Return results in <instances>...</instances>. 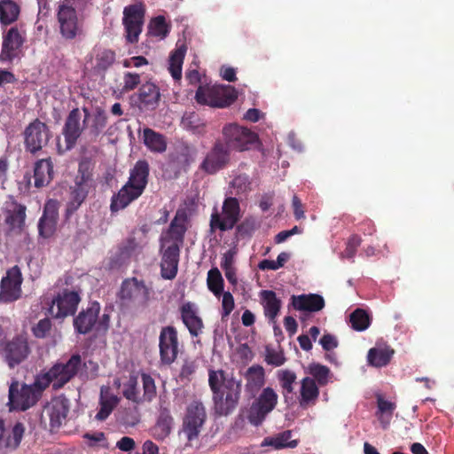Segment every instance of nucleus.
Returning <instances> with one entry per match:
<instances>
[{
  "label": "nucleus",
  "mask_w": 454,
  "mask_h": 454,
  "mask_svg": "<svg viewBox=\"0 0 454 454\" xmlns=\"http://www.w3.org/2000/svg\"><path fill=\"white\" fill-rule=\"evenodd\" d=\"M80 366V356L74 355L67 364H57L49 371L40 373L33 385H20L19 381L13 380L9 387L10 410L26 411L30 408L51 383L56 389L63 387L76 374Z\"/></svg>",
  "instance_id": "obj_1"
},
{
  "label": "nucleus",
  "mask_w": 454,
  "mask_h": 454,
  "mask_svg": "<svg viewBox=\"0 0 454 454\" xmlns=\"http://www.w3.org/2000/svg\"><path fill=\"white\" fill-rule=\"evenodd\" d=\"M187 216L184 211H177L168 230L161 235V276L172 279L177 273L180 247L186 231Z\"/></svg>",
  "instance_id": "obj_2"
},
{
  "label": "nucleus",
  "mask_w": 454,
  "mask_h": 454,
  "mask_svg": "<svg viewBox=\"0 0 454 454\" xmlns=\"http://www.w3.org/2000/svg\"><path fill=\"white\" fill-rule=\"evenodd\" d=\"M208 384L213 393L215 412L228 415L237 406L240 398L241 380L232 374H226L223 370H210Z\"/></svg>",
  "instance_id": "obj_3"
},
{
  "label": "nucleus",
  "mask_w": 454,
  "mask_h": 454,
  "mask_svg": "<svg viewBox=\"0 0 454 454\" xmlns=\"http://www.w3.org/2000/svg\"><path fill=\"white\" fill-rule=\"evenodd\" d=\"M148 174V163L145 160L137 161L130 172L128 183L113 197L112 211L123 209L142 194L147 184Z\"/></svg>",
  "instance_id": "obj_4"
},
{
  "label": "nucleus",
  "mask_w": 454,
  "mask_h": 454,
  "mask_svg": "<svg viewBox=\"0 0 454 454\" xmlns=\"http://www.w3.org/2000/svg\"><path fill=\"white\" fill-rule=\"evenodd\" d=\"M122 395L137 404L150 403L156 396L154 380L150 375L142 373L139 382L137 376L130 375L122 385Z\"/></svg>",
  "instance_id": "obj_5"
},
{
  "label": "nucleus",
  "mask_w": 454,
  "mask_h": 454,
  "mask_svg": "<svg viewBox=\"0 0 454 454\" xmlns=\"http://www.w3.org/2000/svg\"><path fill=\"white\" fill-rule=\"evenodd\" d=\"M82 112L83 114L78 108H75L69 113L62 132L65 145H62L59 141L57 144L59 153L72 149L84 129L90 113L86 108H83Z\"/></svg>",
  "instance_id": "obj_6"
},
{
  "label": "nucleus",
  "mask_w": 454,
  "mask_h": 454,
  "mask_svg": "<svg viewBox=\"0 0 454 454\" xmlns=\"http://www.w3.org/2000/svg\"><path fill=\"white\" fill-rule=\"evenodd\" d=\"M206 419V409L201 402L194 400L188 404L183 419L182 431L189 442L199 437Z\"/></svg>",
  "instance_id": "obj_7"
},
{
  "label": "nucleus",
  "mask_w": 454,
  "mask_h": 454,
  "mask_svg": "<svg viewBox=\"0 0 454 454\" xmlns=\"http://www.w3.org/2000/svg\"><path fill=\"white\" fill-rule=\"evenodd\" d=\"M278 395L271 387H265L251 405L247 419L254 426H259L265 417L276 407Z\"/></svg>",
  "instance_id": "obj_8"
},
{
  "label": "nucleus",
  "mask_w": 454,
  "mask_h": 454,
  "mask_svg": "<svg viewBox=\"0 0 454 454\" xmlns=\"http://www.w3.org/2000/svg\"><path fill=\"white\" fill-rule=\"evenodd\" d=\"M223 132L227 145L238 151L249 150L258 144L255 133L236 124L226 125Z\"/></svg>",
  "instance_id": "obj_9"
},
{
  "label": "nucleus",
  "mask_w": 454,
  "mask_h": 454,
  "mask_svg": "<svg viewBox=\"0 0 454 454\" xmlns=\"http://www.w3.org/2000/svg\"><path fill=\"white\" fill-rule=\"evenodd\" d=\"M145 8L142 4H136L125 7L123 11V25L126 39L133 43L138 41L144 24Z\"/></svg>",
  "instance_id": "obj_10"
},
{
  "label": "nucleus",
  "mask_w": 454,
  "mask_h": 454,
  "mask_svg": "<svg viewBox=\"0 0 454 454\" xmlns=\"http://www.w3.org/2000/svg\"><path fill=\"white\" fill-rule=\"evenodd\" d=\"M151 294V289L143 281L133 278L123 281L120 291V297L121 300L144 307L148 304Z\"/></svg>",
  "instance_id": "obj_11"
},
{
  "label": "nucleus",
  "mask_w": 454,
  "mask_h": 454,
  "mask_svg": "<svg viewBox=\"0 0 454 454\" xmlns=\"http://www.w3.org/2000/svg\"><path fill=\"white\" fill-rule=\"evenodd\" d=\"M22 281V274L18 266L9 269L0 283V301L11 302L18 300L21 296Z\"/></svg>",
  "instance_id": "obj_12"
},
{
  "label": "nucleus",
  "mask_w": 454,
  "mask_h": 454,
  "mask_svg": "<svg viewBox=\"0 0 454 454\" xmlns=\"http://www.w3.org/2000/svg\"><path fill=\"white\" fill-rule=\"evenodd\" d=\"M240 217V208L237 199L227 198L223 205L222 214H213L211 216V227L221 231L233 228Z\"/></svg>",
  "instance_id": "obj_13"
},
{
  "label": "nucleus",
  "mask_w": 454,
  "mask_h": 454,
  "mask_svg": "<svg viewBox=\"0 0 454 454\" xmlns=\"http://www.w3.org/2000/svg\"><path fill=\"white\" fill-rule=\"evenodd\" d=\"M30 351L27 340L23 336H17L3 343V356L11 368L25 361Z\"/></svg>",
  "instance_id": "obj_14"
},
{
  "label": "nucleus",
  "mask_w": 454,
  "mask_h": 454,
  "mask_svg": "<svg viewBox=\"0 0 454 454\" xmlns=\"http://www.w3.org/2000/svg\"><path fill=\"white\" fill-rule=\"evenodd\" d=\"M51 134L47 125L39 120H35L24 131L25 146L27 151L35 153L48 143Z\"/></svg>",
  "instance_id": "obj_15"
},
{
  "label": "nucleus",
  "mask_w": 454,
  "mask_h": 454,
  "mask_svg": "<svg viewBox=\"0 0 454 454\" xmlns=\"http://www.w3.org/2000/svg\"><path fill=\"white\" fill-rule=\"evenodd\" d=\"M80 302V296L74 291H64L51 301L49 313L55 318H64L73 315Z\"/></svg>",
  "instance_id": "obj_16"
},
{
  "label": "nucleus",
  "mask_w": 454,
  "mask_h": 454,
  "mask_svg": "<svg viewBox=\"0 0 454 454\" xmlns=\"http://www.w3.org/2000/svg\"><path fill=\"white\" fill-rule=\"evenodd\" d=\"M58 20L60 33L65 38L73 39L80 33V22L70 1H65L59 5Z\"/></svg>",
  "instance_id": "obj_17"
},
{
  "label": "nucleus",
  "mask_w": 454,
  "mask_h": 454,
  "mask_svg": "<svg viewBox=\"0 0 454 454\" xmlns=\"http://www.w3.org/2000/svg\"><path fill=\"white\" fill-rule=\"evenodd\" d=\"M3 212L4 223L8 226L9 231L12 233L21 232L25 224L26 207L10 198L4 202Z\"/></svg>",
  "instance_id": "obj_18"
},
{
  "label": "nucleus",
  "mask_w": 454,
  "mask_h": 454,
  "mask_svg": "<svg viewBox=\"0 0 454 454\" xmlns=\"http://www.w3.org/2000/svg\"><path fill=\"white\" fill-rule=\"evenodd\" d=\"M177 333L174 327H164L160 334V353L161 361L171 364L177 356Z\"/></svg>",
  "instance_id": "obj_19"
},
{
  "label": "nucleus",
  "mask_w": 454,
  "mask_h": 454,
  "mask_svg": "<svg viewBox=\"0 0 454 454\" xmlns=\"http://www.w3.org/2000/svg\"><path fill=\"white\" fill-rule=\"evenodd\" d=\"M180 313L183 323L192 335L198 336L201 333L203 322L199 316V309L196 304L190 301L184 302L180 307Z\"/></svg>",
  "instance_id": "obj_20"
},
{
  "label": "nucleus",
  "mask_w": 454,
  "mask_h": 454,
  "mask_svg": "<svg viewBox=\"0 0 454 454\" xmlns=\"http://www.w3.org/2000/svg\"><path fill=\"white\" fill-rule=\"evenodd\" d=\"M68 412V403L64 398L52 399L43 409V415L50 419L51 428L59 427Z\"/></svg>",
  "instance_id": "obj_21"
},
{
  "label": "nucleus",
  "mask_w": 454,
  "mask_h": 454,
  "mask_svg": "<svg viewBox=\"0 0 454 454\" xmlns=\"http://www.w3.org/2000/svg\"><path fill=\"white\" fill-rule=\"evenodd\" d=\"M23 39L17 28L12 27L4 36L0 62H10L18 55Z\"/></svg>",
  "instance_id": "obj_22"
},
{
  "label": "nucleus",
  "mask_w": 454,
  "mask_h": 454,
  "mask_svg": "<svg viewBox=\"0 0 454 454\" xmlns=\"http://www.w3.org/2000/svg\"><path fill=\"white\" fill-rule=\"evenodd\" d=\"M25 432L23 424L16 423L11 431H6L4 422L0 420V450L5 451L17 449L22 440Z\"/></svg>",
  "instance_id": "obj_23"
},
{
  "label": "nucleus",
  "mask_w": 454,
  "mask_h": 454,
  "mask_svg": "<svg viewBox=\"0 0 454 454\" xmlns=\"http://www.w3.org/2000/svg\"><path fill=\"white\" fill-rule=\"evenodd\" d=\"M100 311V305L98 302H92L86 310L79 313V315L74 320V326L79 333L85 334L89 333L98 317Z\"/></svg>",
  "instance_id": "obj_24"
},
{
  "label": "nucleus",
  "mask_w": 454,
  "mask_h": 454,
  "mask_svg": "<svg viewBox=\"0 0 454 454\" xmlns=\"http://www.w3.org/2000/svg\"><path fill=\"white\" fill-rule=\"evenodd\" d=\"M228 161V153L224 146L216 144L207 153L201 163V168L208 174H214L221 169Z\"/></svg>",
  "instance_id": "obj_25"
},
{
  "label": "nucleus",
  "mask_w": 454,
  "mask_h": 454,
  "mask_svg": "<svg viewBox=\"0 0 454 454\" xmlns=\"http://www.w3.org/2000/svg\"><path fill=\"white\" fill-rule=\"evenodd\" d=\"M243 377L246 381L245 389L252 395H254L265 383V371L259 364H254L247 368L243 373Z\"/></svg>",
  "instance_id": "obj_26"
},
{
  "label": "nucleus",
  "mask_w": 454,
  "mask_h": 454,
  "mask_svg": "<svg viewBox=\"0 0 454 454\" xmlns=\"http://www.w3.org/2000/svg\"><path fill=\"white\" fill-rule=\"evenodd\" d=\"M120 398L111 392L110 387L106 386L101 387L99 396V411L96 414L95 419L99 421L106 420L117 406Z\"/></svg>",
  "instance_id": "obj_27"
},
{
  "label": "nucleus",
  "mask_w": 454,
  "mask_h": 454,
  "mask_svg": "<svg viewBox=\"0 0 454 454\" xmlns=\"http://www.w3.org/2000/svg\"><path fill=\"white\" fill-rule=\"evenodd\" d=\"M292 304L297 310L317 312L325 306L324 298L318 294H301L292 297Z\"/></svg>",
  "instance_id": "obj_28"
},
{
  "label": "nucleus",
  "mask_w": 454,
  "mask_h": 454,
  "mask_svg": "<svg viewBox=\"0 0 454 454\" xmlns=\"http://www.w3.org/2000/svg\"><path fill=\"white\" fill-rule=\"evenodd\" d=\"M319 390L314 379L306 377L301 381L299 403L301 407L306 408L317 401Z\"/></svg>",
  "instance_id": "obj_29"
},
{
  "label": "nucleus",
  "mask_w": 454,
  "mask_h": 454,
  "mask_svg": "<svg viewBox=\"0 0 454 454\" xmlns=\"http://www.w3.org/2000/svg\"><path fill=\"white\" fill-rule=\"evenodd\" d=\"M394 353V349L387 345H377L368 351V364L373 367L386 366L390 362Z\"/></svg>",
  "instance_id": "obj_30"
},
{
  "label": "nucleus",
  "mask_w": 454,
  "mask_h": 454,
  "mask_svg": "<svg viewBox=\"0 0 454 454\" xmlns=\"http://www.w3.org/2000/svg\"><path fill=\"white\" fill-rule=\"evenodd\" d=\"M187 48L184 43L177 42L176 49L170 53L168 59V72L174 80L178 81L182 77V67Z\"/></svg>",
  "instance_id": "obj_31"
},
{
  "label": "nucleus",
  "mask_w": 454,
  "mask_h": 454,
  "mask_svg": "<svg viewBox=\"0 0 454 454\" xmlns=\"http://www.w3.org/2000/svg\"><path fill=\"white\" fill-rule=\"evenodd\" d=\"M53 176V164L51 158L36 161L34 170L35 185L43 187L47 185Z\"/></svg>",
  "instance_id": "obj_32"
},
{
  "label": "nucleus",
  "mask_w": 454,
  "mask_h": 454,
  "mask_svg": "<svg viewBox=\"0 0 454 454\" xmlns=\"http://www.w3.org/2000/svg\"><path fill=\"white\" fill-rule=\"evenodd\" d=\"M260 297L264 309L265 316L271 323L275 322L281 308V301L273 291L264 290L261 292Z\"/></svg>",
  "instance_id": "obj_33"
},
{
  "label": "nucleus",
  "mask_w": 454,
  "mask_h": 454,
  "mask_svg": "<svg viewBox=\"0 0 454 454\" xmlns=\"http://www.w3.org/2000/svg\"><path fill=\"white\" fill-rule=\"evenodd\" d=\"M292 433L291 431H284L282 433L278 434L275 436L266 437L262 442V447H273L276 450L284 449V448H295L298 444L296 440H291Z\"/></svg>",
  "instance_id": "obj_34"
},
{
  "label": "nucleus",
  "mask_w": 454,
  "mask_h": 454,
  "mask_svg": "<svg viewBox=\"0 0 454 454\" xmlns=\"http://www.w3.org/2000/svg\"><path fill=\"white\" fill-rule=\"evenodd\" d=\"M255 186V183L247 174H238L230 184L231 193L235 195H246Z\"/></svg>",
  "instance_id": "obj_35"
},
{
  "label": "nucleus",
  "mask_w": 454,
  "mask_h": 454,
  "mask_svg": "<svg viewBox=\"0 0 454 454\" xmlns=\"http://www.w3.org/2000/svg\"><path fill=\"white\" fill-rule=\"evenodd\" d=\"M143 141L146 147L153 152L162 153L167 147L164 137L151 129H144Z\"/></svg>",
  "instance_id": "obj_36"
},
{
  "label": "nucleus",
  "mask_w": 454,
  "mask_h": 454,
  "mask_svg": "<svg viewBox=\"0 0 454 454\" xmlns=\"http://www.w3.org/2000/svg\"><path fill=\"white\" fill-rule=\"evenodd\" d=\"M160 98V91L157 86L152 82L143 84L139 90V99L141 104L146 107L156 106Z\"/></svg>",
  "instance_id": "obj_37"
},
{
  "label": "nucleus",
  "mask_w": 454,
  "mask_h": 454,
  "mask_svg": "<svg viewBox=\"0 0 454 454\" xmlns=\"http://www.w3.org/2000/svg\"><path fill=\"white\" fill-rule=\"evenodd\" d=\"M214 93V95L216 96L215 100L223 103V105L219 106L220 108L230 106L238 97V92L235 88L230 85H215Z\"/></svg>",
  "instance_id": "obj_38"
},
{
  "label": "nucleus",
  "mask_w": 454,
  "mask_h": 454,
  "mask_svg": "<svg viewBox=\"0 0 454 454\" xmlns=\"http://www.w3.org/2000/svg\"><path fill=\"white\" fill-rule=\"evenodd\" d=\"M20 8L11 0L0 2V20L3 24L8 25L15 21L19 16Z\"/></svg>",
  "instance_id": "obj_39"
},
{
  "label": "nucleus",
  "mask_w": 454,
  "mask_h": 454,
  "mask_svg": "<svg viewBox=\"0 0 454 454\" xmlns=\"http://www.w3.org/2000/svg\"><path fill=\"white\" fill-rule=\"evenodd\" d=\"M215 85L212 86H200L197 90L195 98L200 105H207L213 107L221 106L223 103L215 100L214 94Z\"/></svg>",
  "instance_id": "obj_40"
},
{
  "label": "nucleus",
  "mask_w": 454,
  "mask_h": 454,
  "mask_svg": "<svg viewBox=\"0 0 454 454\" xmlns=\"http://www.w3.org/2000/svg\"><path fill=\"white\" fill-rule=\"evenodd\" d=\"M184 129L194 133H201L204 130L205 122L195 113H186L182 118Z\"/></svg>",
  "instance_id": "obj_41"
},
{
  "label": "nucleus",
  "mask_w": 454,
  "mask_h": 454,
  "mask_svg": "<svg viewBox=\"0 0 454 454\" xmlns=\"http://www.w3.org/2000/svg\"><path fill=\"white\" fill-rule=\"evenodd\" d=\"M148 29L151 35L160 39L165 38L169 31L168 25L162 16L153 19L149 24Z\"/></svg>",
  "instance_id": "obj_42"
},
{
  "label": "nucleus",
  "mask_w": 454,
  "mask_h": 454,
  "mask_svg": "<svg viewBox=\"0 0 454 454\" xmlns=\"http://www.w3.org/2000/svg\"><path fill=\"white\" fill-rule=\"evenodd\" d=\"M87 193L86 185L82 183H77L72 191L71 201L68 204L67 211L71 213L76 210L86 198Z\"/></svg>",
  "instance_id": "obj_43"
},
{
  "label": "nucleus",
  "mask_w": 454,
  "mask_h": 454,
  "mask_svg": "<svg viewBox=\"0 0 454 454\" xmlns=\"http://www.w3.org/2000/svg\"><path fill=\"white\" fill-rule=\"evenodd\" d=\"M309 373L321 385H326L329 381L330 370L320 364H311L308 367Z\"/></svg>",
  "instance_id": "obj_44"
},
{
  "label": "nucleus",
  "mask_w": 454,
  "mask_h": 454,
  "mask_svg": "<svg viewBox=\"0 0 454 454\" xmlns=\"http://www.w3.org/2000/svg\"><path fill=\"white\" fill-rule=\"evenodd\" d=\"M350 323L356 331H364L370 325L369 315L364 309H357L350 315Z\"/></svg>",
  "instance_id": "obj_45"
},
{
  "label": "nucleus",
  "mask_w": 454,
  "mask_h": 454,
  "mask_svg": "<svg viewBox=\"0 0 454 454\" xmlns=\"http://www.w3.org/2000/svg\"><path fill=\"white\" fill-rule=\"evenodd\" d=\"M207 282L208 289L215 296H219L223 291V280L217 269H213L208 271Z\"/></svg>",
  "instance_id": "obj_46"
},
{
  "label": "nucleus",
  "mask_w": 454,
  "mask_h": 454,
  "mask_svg": "<svg viewBox=\"0 0 454 454\" xmlns=\"http://www.w3.org/2000/svg\"><path fill=\"white\" fill-rule=\"evenodd\" d=\"M278 379L284 390V395L286 396L294 391V383L296 380V375L290 370H280L278 372Z\"/></svg>",
  "instance_id": "obj_47"
},
{
  "label": "nucleus",
  "mask_w": 454,
  "mask_h": 454,
  "mask_svg": "<svg viewBox=\"0 0 454 454\" xmlns=\"http://www.w3.org/2000/svg\"><path fill=\"white\" fill-rule=\"evenodd\" d=\"M115 60V53L111 50L99 51L96 56V66L98 70L105 71L109 68Z\"/></svg>",
  "instance_id": "obj_48"
},
{
  "label": "nucleus",
  "mask_w": 454,
  "mask_h": 454,
  "mask_svg": "<svg viewBox=\"0 0 454 454\" xmlns=\"http://www.w3.org/2000/svg\"><path fill=\"white\" fill-rule=\"evenodd\" d=\"M379 412L380 413V420L381 423L387 425L391 419L392 413L395 409V404L392 402L385 400L379 396L377 399Z\"/></svg>",
  "instance_id": "obj_49"
},
{
  "label": "nucleus",
  "mask_w": 454,
  "mask_h": 454,
  "mask_svg": "<svg viewBox=\"0 0 454 454\" xmlns=\"http://www.w3.org/2000/svg\"><path fill=\"white\" fill-rule=\"evenodd\" d=\"M106 123H107L106 114L101 110H98L92 118L90 132L95 136L98 135L106 128Z\"/></svg>",
  "instance_id": "obj_50"
},
{
  "label": "nucleus",
  "mask_w": 454,
  "mask_h": 454,
  "mask_svg": "<svg viewBox=\"0 0 454 454\" xmlns=\"http://www.w3.org/2000/svg\"><path fill=\"white\" fill-rule=\"evenodd\" d=\"M56 224L57 220L43 215L38 224L40 235L43 238L51 237L55 231Z\"/></svg>",
  "instance_id": "obj_51"
},
{
  "label": "nucleus",
  "mask_w": 454,
  "mask_h": 454,
  "mask_svg": "<svg viewBox=\"0 0 454 454\" xmlns=\"http://www.w3.org/2000/svg\"><path fill=\"white\" fill-rule=\"evenodd\" d=\"M265 361L269 364H271L274 366H280V365L284 364V363L286 362V358H285L282 351L267 348Z\"/></svg>",
  "instance_id": "obj_52"
},
{
  "label": "nucleus",
  "mask_w": 454,
  "mask_h": 454,
  "mask_svg": "<svg viewBox=\"0 0 454 454\" xmlns=\"http://www.w3.org/2000/svg\"><path fill=\"white\" fill-rule=\"evenodd\" d=\"M258 224L254 218H246L239 226L238 232L240 236H251L256 230Z\"/></svg>",
  "instance_id": "obj_53"
},
{
  "label": "nucleus",
  "mask_w": 454,
  "mask_h": 454,
  "mask_svg": "<svg viewBox=\"0 0 454 454\" xmlns=\"http://www.w3.org/2000/svg\"><path fill=\"white\" fill-rule=\"evenodd\" d=\"M140 83V75L135 73L128 72L123 75V90L130 91Z\"/></svg>",
  "instance_id": "obj_54"
},
{
  "label": "nucleus",
  "mask_w": 454,
  "mask_h": 454,
  "mask_svg": "<svg viewBox=\"0 0 454 454\" xmlns=\"http://www.w3.org/2000/svg\"><path fill=\"white\" fill-rule=\"evenodd\" d=\"M234 309V299L230 292L223 294L222 299V317H228Z\"/></svg>",
  "instance_id": "obj_55"
},
{
  "label": "nucleus",
  "mask_w": 454,
  "mask_h": 454,
  "mask_svg": "<svg viewBox=\"0 0 454 454\" xmlns=\"http://www.w3.org/2000/svg\"><path fill=\"white\" fill-rule=\"evenodd\" d=\"M51 326V325L49 319H42L33 327V333L36 338H43L50 331Z\"/></svg>",
  "instance_id": "obj_56"
},
{
  "label": "nucleus",
  "mask_w": 454,
  "mask_h": 454,
  "mask_svg": "<svg viewBox=\"0 0 454 454\" xmlns=\"http://www.w3.org/2000/svg\"><path fill=\"white\" fill-rule=\"evenodd\" d=\"M359 245L360 239L356 236L351 237L347 243V247L344 251L343 256L347 258L353 257Z\"/></svg>",
  "instance_id": "obj_57"
},
{
  "label": "nucleus",
  "mask_w": 454,
  "mask_h": 454,
  "mask_svg": "<svg viewBox=\"0 0 454 454\" xmlns=\"http://www.w3.org/2000/svg\"><path fill=\"white\" fill-rule=\"evenodd\" d=\"M146 65H148V61L143 56L132 57V58L127 59L123 61V67H125L127 68H130V67L138 68V67H141L146 66Z\"/></svg>",
  "instance_id": "obj_58"
},
{
  "label": "nucleus",
  "mask_w": 454,
  "mask_h": 454,
  "mask_svg": "<svg viewBox=\"0 0 454 454\" xmlns=\"http://www.w3.org/2000/svg\"><path fill=\"white\" fill-rule=\"evenodd\" d=\"M116 447L121 451L128 452L135 449L136 443L132 438L124 436L116 442Z\"/></svg>",
  "instance_id": "obj_59"
},
{
  "label": "nucleus",
  "mask_w": 454,
  "mask_h": 454,
  "mask_svg": "<svg viewBox=\"0 0 454 454\" xmlns=\"http://www.w3.org/2000/svg\"><path fill=\"white\" fill-rule=\"evenodd\" d=\"M319 343L325 350H332L338 345L336 338L331 334H325L320 339Z\"/></svg>",
  "instance_id": "obj_60"
},
{
  "label": "nucleus",
  "mask_w": 454,
  "mask_h": 454,
  "mask_svg": "<svg viewBox=\"0 0 454 454\" xmlns=\"http://www.w3.org/2000/svg\"><path fill=\"white\" fill-rule=\"evenodd\" d=\"M43 216L58 220V205L54 200H49L44 207Z\"/></svg>",
  "instance_id": "obj_61"
},
{
  "label": "nucleus",
  "mask_w": 454,
  "mask_h": 454,
  "mask_svg": "<svg viewBox=\"0 0 454 454\" xmlns=\"http://www.w3.org/2000/svg\"><path fill=\"white\" fill-rule=\"evenodd\" d=\"M292 205L295 218L297 220L303 219L305 217L303 207L301 201L296 195L293 197Z\"/></svg>",
  "instance_id": "obj_62"
},
{
  "label": "nucleus",
  "mask_w": 454,
  "mask_h": 454,
  "mask_svg": "<svg viewBox=\"0 0 454 454\" xmlns=\"http://www.w3.org/2000/svg\"><path fill=\"white\" fill-rule=\"evenodd\" d=\"M170 433V427L167 422H159L154 427V434L158 438H165Z\"/></svg>",
  "instance_id": "obj_63"
},
{
  "label": "nucleus",
  "mask_w": 454,
  "mask_h": 454,
  "mask_svg": "<svg viewBox=\"0 0 454 454\" xmlns=\"http://www.w3.org/2000/svg\"><path fill=\"white\" fill-rule=\"evenodd\" d=\"M262 116H263V114L260 110H258L256 108H250L245 114L244 119H246L247 121H252V122H256Z\"/></svg>",
  "instance_id": "obj_64"
}]
</instances>
